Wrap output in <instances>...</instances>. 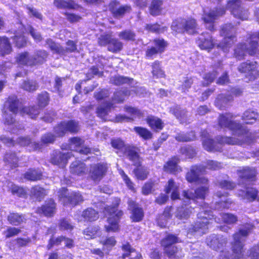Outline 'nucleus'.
I'll return each mask as SVG.
<instances>
[{
  "instance_id": "f257e3e1",
  "label": "nucleus",
  "mask_w": 259,
  "mask_h": 259,
  "mask_svg": "<svg viewBox=\"0 0 259 259\" xmlns=\"http://www.w3.org/2000/svg\"><path fill=\"white\" fill-rule=\"evenodd\" d=\"M253 226L246 224L242 226L238 232L233 235L234 240L232 242L233 256H229L228 252H222L220 259H242L243 256V243L247 236L252 230Z\"/></svg>"
},
{
  "instance_id": "f03ea898",
  "label": "nucleus",
  "mask_w": 259,
  "mask_h": 259,
  "mask_svg": "<svg viewBox=\"0 0 259 259\" xmlns=\"http://www.w3.org/2000/svg\"><path fill=\"white\" fill-rule=\"evenodd\" d=\"M222 167L221 163L213 160H207L206 165H195L192 167L190 171L186 175V179L189 182H195L198 184H207L208 180L204 177H200V175L204 174L207 168L211 170H218Z\"/></svg>"
},
{
  "instance_id": "7ed1b4c3",
  "label": "nucleus",
  "mask_w": 259,
  "mask_h": 259,
  "mask_svg": "<svg viewBox=\"0 0 259 259\" xmlns=\"http://www.w3.org/2000/svg\"><path fill=\"white\" fill-rule=\"evenodd\" d=\"M233 116L230 113L221 114L218 118V123L221 128H227L233 132V135L240 138L242 134H246V128L240 123L232 120Z\"/></svg>"
},
{
  "instance_id": "20e7f679",
  "label": "nucleus",
  "mask_w": 259,
  "mask_h": 259,
  "mask_svg": "<svg viewBox=\"0 0 259 259\" xmlns=\"http://www.w3.org/2000/svg\"><path fill=\"white\" fill-rule=\"evenodd\" d=\"M258 51V43L254 34L252 35L247 40V44H240L234 50V56L238 60H242L248 53L250 56L254 55Z\"/></svg>"
},
{
  "instance_id": "39448f33",
  "label": "nucleus",
  "mask_w": 259,
  "mask_h": 259,
  "mask_svg": "<svg viewBox=\"0 0 259 259\" xmlns=\"http://www.w3.org/2000/svg\"><path fill=\"white\" fill-rule=\"evenodd\" d=\"M237 28L231 23H227L223 25L220 31L221 35L224 37L218 47L224 52L229 51V48L233 43V39L236 36Z\"/></svg>"
},
{
  "instance_id": "423d86ee",
  "label": "nucleus",
  "mask_w": 259,
  "mask_h": 259,
  "mask_svg": "<svg viewBox=\"0 0 259 259\" xmlns=\"http://www.w3.org/2000/svg\"><path fill=\"white\" fill-rule=\"evenodd\" d=\"M178 242V238L174 235H168L161 241L164 247V252L170 259H181L184 255L181 248L175 246H170Z\"/></svg>"
},
{
  "instance_id": "0eeeda50",
  "label": "nucleus",
  "mask_w": 259,
  "mask_h": 259,
  "mask_svg": "<svg viewBox=\"0 0 259 259\" xmlns=\"http://www.w3.org/2000/svg\"><path fill=\"white\" fill-rule=\"evenodd\" d=\"M116 205L114 206L106 209L110 214V217L107 220L108 225L105 226L107 232L116 231L118 228V221L121 216L123 215V212L121 210H118L116 209L118 206L120 200L116 198Z\"/></svg>"
},
{
  "instance_id": "6e6552de",
  "label": "nucleus",
  "mask_w": 259,
  "mask_h": 259,
  "mask_svg": "<svg viewBox=\"0 0 259 259\" xmlns=\"http://www.w3.org/2000/svg\"><path fill=\"white\" fill-rule=\"evenodd\" d=\"M207 211H202L198 214L199 220L188 230V233H196L201 235L205 233L208 228L209 214Z\"/></svg>"
},
{
  "instance_id": "1a4fd4ad",
  "label": "nucleus",
  "mask_w": 259,
  "mask_h": 259,
  "mask_svg": "<svg viewBox=\"0 0 259 259\" xmlns=\"http://www.w3.org/2000/svg\"><path fill=\"white\" fill-rule=\"evenodd\" d=\"M227 9L237 18L244 20H246L248 18V11L241 6V0L229 1L227 3Z\"/></svg>"
},
{
  "instance_id": "9d476101",
  "label": "nucleus",
  "mask_w": 259,
  "mask_h": 259,
  "mask_svg": "<svg viewBox=\"0 0 259 259\" xmlns=\"http://www.w3.org/2000/svg\"><path fill=\"white\" fill-rule=\"evenodd\" d=\"M247 134H242L240 138H236L232 137H222L219 139L221 143H228L229 145H242L244 143H249L254 138L259 139V132H256L254 134L248 132L246 129Z\"/></svg>"
},
{
  "instance_id": "9b49d317",
  "label": "nucleus",
  "mask_w": 259,
  "mask_h": 259,
  "mask_svg": "<svg viewBox=\"0 0 259 259\" xmlns=\"http://www.w3.org/2000/svg\"><path fill=\"white\" fill-rule=\"evenodd\" d=\"M59 193V196L64 205L69 204L74 206L83 201L82 196L78 192H72L69 193L67 189L62 188Z\"/></svg>"
},
{
  "instance_id": "f8f14e48",
  "label": "nucleus",
  "mask_w": 259,
  "mask_h": 259,
  "mask_svg": "<svg viewBox=\"0 0 259 259\" xmlns=\"http://www.w3.org/2000/svg\"><path fill=\"white\" fill-rule=\"evenodd\" d=\"M238 70L240 72L245 73L249 80L254 79L259 76L257 63L254 61H247L242 63L238 67Z\"/></svg>"
},
{
  "instance_id": "ddd939ff",
  "label": "nucleus",
  "mask_w": 259,
  "mask_h": 259,
  "mask_svg": "<svg viewBox=\"0 0 259 259\" xmlns=\"http://www.w3.org/2000/svg\"><path fill=\"white\" fill-rule=\"evenodd\" d=\"M226 10L224 8H214L210 10L208 12L204 11L202 19L205 23L209 24L207 26L208 29L210 31L214 30V26L212 24L215 20L225 14Z\"/></svg>"
},
{
  "instance_id": "4468645a",
  "label": "nucleus",
  "mask_w": 259,
  "mask_h": 259,
  "mask_svg": "<svg viewBox=\"0 0 259 259\" xmlns=\"http://www.w3.org/2000/svg\"><path fill=\"white\" fill-rule=\"evenodd\" d=\"M227 239L221 235L212 234L206 240L207 245L212 249L218 250L222 248L227 243Z\"/></svg>"
},
{
  "instance_id": "2eb2a0df",
  "label": "nucleus",
  "mask_w": 259,
  "mask_h": 259,
  "mask_svg": "<svg viewBox=\"0 0 259 259\" xmlns=\"http://www.w3.org/2000/svg\"><path fill=\"white\" fill-rule=\"evenodd\" d=\"M107 168V164L104 163H99L92 165L90 170L91 178L95 182L100 181L105 175Z\"/></svg>"
},
{
  "instance_id": "dca6fc26",
  "label": "nucleus",
  "mask_w": 259,
  "mask_h": 259,
  "mask_svg": "<svg viewBox=\"0 0 259 259\" xmlns=\"http://www.w3.org/2000/svg\"><path fill=\"white\" fill-rule=\"evenodd\" d=\"M256 171L253 168L245 167L238 171L240 178L239 184L241 185L249 184L250 182L255 181Z\"/></svg>"
},
{
  "instance_id": "f3484780",
  "label": "nucleus",
  "mask_w": 259,
  "mask_h": 259,
  "mask_svg": "<svg viewBox=\"0 0 259 259\" xmlns=\"http://www.w3.org/2000/svg\"><path fill=\"white\" fill-rule=\"evenodd\" d=\"M109 9L114 17L120 18L125 13H129L131 11V7L128 5L120 6L118 2L114 1L110 3Z\"/></svg>"
},
{
  "instance_id": "a211bd4d",
  "label": "nucleus",
  "mask_w": 259,
  "mask_h": 259,
  "mask_svg": "<svg viewBox=\"0 0 259 259\" xmlns=\"http://www.w3.org/2000/svg\"><path fill=\"white\" fill-rule=\"evenodd\" d=\"M208 191V187L203 186L197 189L193 193L192 191H184L183 196L188 200H194L195 198L204 199Z\"/></svg>"
},
{
  "instance_id": "6ab92c4d",
  "label": "nucleus",
  "mask_w": 259,
  "mask_h": 259,
  "mask_svg": "<svg viewBox=\"0 0 259 259\" xmlns=\"http://www.w3.org/2000/svg\"><path fill=\"white\" fill-rule=\"evenodd\" d=\"M83 141L79 138L74 137L70 140V147L72 150L81 154L87 155L91 152V149L83 145Z\"/></svg>"
},
{
  "instance_id": "aec40b11",
  "label": "nucleus",
  "mask_w": 259,
  "mask_h": 259,
  "mask_svg": "<svg viewBox=\"0 0 259 259\" xmlns=\"http://www.w3.org/2000/svg\"><path fill=\"white\" fill-rule=\"evenodd\" d=\"M70 157V153H63L60 151H55L52 155L50 161L53 164L63 167L67 163L68 159Z\"/></svg>"
},
{
  "instance_id": "412c9836",
  "label": "nucleus",
  "mask_w": 259,
  "mask_h": 259,
  "mask_svg": "<svg viewBox=\"0 0 259 259\" xmlns=\"http://www.w3.org/2000/svg\"><path fill=\"white\" fill-rule=\"evenodd\" d=\"M197 44L202 50L209 51L214 46L212 36L207 32L202 33L198 37Z\"/></svg>"
},
{
  "instance_id": "4be33fe9",
  "label": "nucleus",
  "mask_w": 259,
  "mask_h": 259,
  "mask_svg": "<svg viewBox=\"0 0 259 259\" xmlns=\"http://www.w3.org/2000/svg\"><path fill=\"white\" fill-rule=\"evenodd\" d=\"M124 109L125 111L130 114L132 117H128L122 115H118L116 116V118L117 121H132L134 120V118L136 117H140L142 115V113L140 110L136 108L132 107H125Z\"/></svg>"
},
{
  "instance_id": "5701e85b",
  "label": "nucleus",
  "mask_w": 259,
  "mask_h": 259,
  "mask_svg": "<svg viewBox=\"0 0 259 259\" xmlns=\"http://www.w3.org/2000/svg\"><path fill=\"white\" fill-rule=\"evenodd\" d=\"M128 207L132 210L131 218L133 222H138L143 218L144 212L142 208L139 207L138 205L132 200L128 201Z\"/></svg>"
},
{
  "instance_id": "b1692460",
  "label": "nucleus",
  "mask_w": 259,
  "mask_h": 259,
  "mask_svg": "<svg viewBox=\"0 0 259 259\" xmlns=\"http://www.w3.org/2000/svg\"><path fill=\"white\" fill-rule=\"evenodd\" d=\"M124 154L134 165L137 167L141 165V159L135 147L128 146L125 147Z\"/></svg>"
},
{
  "instance_id": "393cba45",
  "label": "nucleus",
  "mask_w": 259,
  "mask_h": 259,
  "mask_svg": "<svg viewBox=\"0 0 259 259\" xmlns=\"http://www.w3.org/2000/svg\"><path fill=\"white\" fill-rule=\"evenodd\" d=\"M223 137L219 136L217 138V140L220 145L215 144L214 142L209 138H204L202 140V144L204 149L209 152L220 151L222 147L221 145L226 144L225 143H221L219 142V139ZM228 144V143H227Z\"/></svg>"
},
{
  "instance_id": "a878e982",
  "label": "nucleus",
  "mask_w": 259,
  "mask_h": 259,
  "mask_svg": "<svg viewBox=\"0 0 259 259\" xmlns=\"http://www.w3.org/2000/svg\"><path fill=\"white\" fill-rule=\"evenodd\" d=\"M48 53L44 50H36L31 55L33 66L44 64L48 57Z\"/></svg>"
},
{
  "instance_id": "bb28decb",
  "label": "nucleus",
  "mask_w": 259,
  "mask_h": 259,
  "mask_svg": "<svg viewBox=\"0 0 259 259\" xmlns=\"http://www.w3.org/2000/svg\"><path fill=\"white\" fill-rule=\"evenodd\" d=\"M56 204L52 199L46 201L45 204L41 207L38 208L37 212L39 213H43L46 216H51L55 212Z\"/></svg>"
},
{
  "instance_id": "cd10ccee",
  "label": "nucleus",
  "mask_w": 259,
  "mask_h": 259,
  "mask_svg": "<svg viewBox=\"0 0 259 259\" xmlns=\"http://www.w3.org/2000/svg\"><path fill=\"white\" fill-rule=\"evenodd\" d=\"M19 102L15 95L9 97L5 104V108L9 110V112L16 114L18 110Z\"/></svg>"
},
{
  "instance_id": "c85d7f7f",
  "label": "nucleus",
  "mask_w": 259,
  "mask_h": 259,
  "mask_svg": "<svg viewBox=\"0 0 259 259\" xmlns=\"http://www.w3.org/2000/svg\"><path fill=\"white\" fill-rule=\"evenodd\" d=\"M122 249L124 252L122 255L123 259L128 256H130V259H142L141 254L136 251L128 243L123 245Z\"/></svg>"
},
{
  "instance_id": "c756f323",
  "label": "nucleus",
  "mask_w": 259,
  "mask_h": 259,
  "mask_svg": "<svg viewBox=\"0 0 259 259\" xmlns=\"http://www.w3.org/2000/svg\"><path fill=\"white\" fill-rule=\"evenodd\" d=\"M257 194V191L253 188H246L245 190H240L238 191V196L242 199L248 201L254 200Z\"/></svg>"
},
{
  "instance_id": "7c9ffc66",
  "label": "nucleus",
  "mask_w": 259,
  "mask_h": 259,
  "mask_svg": "<svg viewBox=\"0 0 259 259\" xmlns=\"http://www.w3.org/2000/svg\"><path fill=\"white\" fill-rule=\"evenodd\" d=\"M179 161V159L178 157H174L172 158L164 164L163 166L164 170L173 174L181 171V169L178 165Z\"/></svg>"
},
{
  "instance_id": "2f4dec72",
  "label": "nucleus",
  "mask_w": 259,
  "mask_h": 259,
  "mask_svg": "<svg viewBox=\"0 0 259 259\" xmlns=\"http://www.w3.org/2000/svg\"><path fill=\"white\" fill-rule=\"evenodd\" d=\"M172 113L180 120L182 123H188L190 122L191 119L188 115V113L180 107L176 106L172 110Z\"/></svg>"
},
{
  "instance_id": "473e14b6",
  "label": "nucleus",
  "mask_w": 259,
  "mask_h": 259,
  "mask_svg": "<svg viewBox=\"0 0 259 259\" xmlns=\"http://www.w3.org/2000/svg\"><path fill=\"white\" fill-rule=\"evenodd\" d=\"M233 100L230 95H219L215 101V106L220 109H224L228 106L229 103Z\"/></svg>"
},
{
  "instance_id": "72a5a7b5",
  "label": "nucleus",
  "mask_w": 259,
  "mask_h": 259,
  "mask_svg": "<svg viewBox=\"0 0 259 259\" xmlns=\"http://www.w3.org/2000/svg\"><path fill=\"white\" fill-rule=\"evenodd\" d=\"M146 121L151 128L155 131L161 130L164 126V123L162 120L154 116H148Z\"/></svg>"
},
{
  "instance_id": "f704fd0d",
  "label": "nucleus",
  "mask_w": 259,
  "mask_h": 259,
  "mask_svg": "<svg viewBox=\"0 0 259 259\" xmlns=\"http://www.w3.org/2000/svg\"><path fill=\"white\" fill-rule=\"evenodd\" d=\"M179 186L177 185L172 179H170L168 182V184L165 187L166 193L171 192V198L172 200L179 198V193L178 192Z\"/></svg>"
},
{
  "instance_id": "c9c22d12",
  "label": "nucleus",
  "mask_w": 259,
  "mask_h": 259,
  "mask_svg": "<svg viewBox=\"0 0 259 259\" xmlns=\"http://www.w3.org/2000/svg\"><path fill=\"white\" fill-rule=\"evenodd\" d=\"M184 25L185 32L190 34H194L197 32V24L195 19H184Z\"/></svg>"
},
{
  "instance_id": "e433bc0d",
  "label": "nucleus",
  "mask_w": 259,
  "mask_h": 259,
  "mask_svg": "<svg viewBox=\"0 0 259 259\" xmlns=\"http://www.w3.org/2000/svg\"><path fill=\"white\" fill-rule=\"evenodd\" d=\"M16 59L19 64L33 66L31 55L27 52L19 54Z\"/></svg>"
},
{
  "instance_id": "4c0bfd02",
  "label": "nucleus",
  "mask_w": 259,
  "mask_h": 259,
  "mask_svg": "<svg viewBox=\"0 0 259 259\" xmlns=\"http://www.w3.org/2000/svg\"><path fill=\"white\" fill-rule=\"evenodd\" d=\"M113 104L110 102H106L100 105L97 108L96 113L98 117L105 120V117L110 111Z\"/></svg>"
},
{
  "instance_id": "58836bf2",
  "label": "nucleus",
  "mask_w": 259,
  "mask_h": 259,
  "mask_svg": "<svg viewBox=\"0 0 259 259\" xmlns=\"http://www.w3.org/2000/svg\"><path fill=\"white\" fill-rule=\"evenodd\" d=\"M24 178L28 181H36L41 179L40 171L35 169H29L24 175Z\"/></svg>"
},
{
  "instance_id": "ea45409f",
  "label": "nucleus",
  "mask_w": 259,
  "mask_h": 259,
  "mask_svg": "<svg viewBox=\"0 0 259 259\" xmlns=\"http://www.w3.org/2000/svg\"><path fill=\"white\" fill-rule=\"evenodd\" d=\"M72 174L79 175L84 173L86 170L85 164L80 161L72 162L70 167Z\"/></svg>"
},
{
  "instance_id": "a19ab883",
  "label": "nucleus",
  "mask_w": 259,
  "mask_h": 259,
  "mask_svg": "<svg viewBox=\"0 0 259 259\" xmlns=\"http://www.w3.org/2000/svg\"><path fill=\"white\" fill-rule=\"evenodd\" d=\"M12 51V47L6 37H0V55L4 56L10 54Z\"/></svg>"
},
{
  "instance_id": "79ce46f5",
  "label": "nucleus",
  "mask_w": 259,
  "mask_h": 259,
  "mask_svg": "<svg viewBox=\"0 0 259 259\" xmlns=\"http://www.w3.org/2000/svg\"><path fill=\"white\" fill-rule=\"evenodd\" d=\"M46 42L48 47L54 53L59 55H64L66 53L64 48L59 44L55 42L52 39L48 38L46 40Z\"/></svg>"
},
{
  "instance_id": "37998d69",
  "label": "nucleus",
  "mask_w": 259,
  "mask_h": 259,
  "mask_svg": "<svg viewBox=\"0 0 259 259\" xmlns=\"http://www.w3.org/2000/svg\"><path fill=\"white\" fill-rule=\"evenodd\" d=\"M17 142L21 146H29L34 150H39L41 148V144L35 142H31L28 137H20L17 140Z\"/></svg>"
},
{
  "instance_id": "c03bdc74",
  "label": "nucleus",
  "mask_w": 259,
  "mask_h": 259,
  "mask_svg": "<svg viewBox=\"0 0 259 259\" xmlns=\"http://www.w3.org/2000/svg\"><path fill=\"white\" fill-rule=\"evenodd\" d=\"M242 119L246 121V124H252L254 121L259 120V114L251 110H247L244 112Z\"/></svg>"
},
{
  "instance_id": "a18cd8bd",
  "label": "nucleus",
  "mask_w": 259,
  "mask_h": 259,
  "mask_svg": "<svg viewBox=\"0 0 259 259\" xmlns=\"http://www.w3.org/2000/svg\"><path fill=\"white\" fill-rule=\"evenodd\" d=\"M84 238L90 239L100 235V229L98 226H90L83 231Z\"/></svg>"
},
{
  "instance_id": "49530a36",
  "label": "nucleus",
  "mask_w": 259,
  "mask_h": 259,
  "mask_svg": "<svg viewBox=\"0 0 259 259\" xmlns=\"http://www.w3.org/2000/svg\"><path fill=\"white\" fill-rule=\"evenodd\" d=\"M54 4L60 9H75L77 7V5L73 1L54 0Z\"/></svg>"
},
{
  "instance_id": "de8ad7c7",
  "label": "nucleus",
  "mask_w": 259,
  "mask_h": 259,
  "mask_svg": "<svg viewBox=\"0 0 259 259\" xmlns=\"http://www.w3.org/2000/svg\"><path fill=\"white\" fill-rule=\"evenodd\" d=\"M81 216L85 221H95L99 218L98 212L92 208H88L84 210Z\"/></svg>"
},
{
  "instance_id": "09e8293b",
  "label": "nucleus",
  "mask_w": 259,
  "mask_h": 259,
  "mask_svg": "<svg viewBox=\"0 0 259 259\" xmlns=\"http://www.w3.org/2000/svg\"><path fill=\"white\" fill-rule=\"evenodd\" d=\"M162 2L160 0H153L149 7V12L152 16H157L160 14Z\"/></svg>"
},
{
  "instance_id": "8fccbe9b",
  "label": "nucleus",
  "mask_w": 259,
  "mask_h": 259,
  "mask_svg": "<svg viewBox=\"0 0 259 259\" xmlns=\"http://www.w3.org/2000/svg\"><path fill=\"white\" fill-rule=\"evenodd\" d=\"M175 138L179 142H189L193 141L195 139V135L193 132H191L189 133H184L181 132L177 134Z\"/></svg>"
},
{
  "instance_id": "3c124183",
  "label": "nucleus",
  "mask_w": 259,
  "mask_h": 259,
  "mask_svg": "<svg viewBox=\"0 0 259 259\" xmlns=\"http://www.w3.org/2000/svg\"><path fill=\"white\" fill-rule=\"evenodd\" d=\"M152 73L154 78H158L165 76L164 72L161 69L160 62L155 61L152 65Z\"/></svg>"
},
{
  "instance_id": "603ef678",
  "label": "nucleus",
  "mask_w": 259,
  "mask_h": 259,
  "mask_svg": "<svg viewBox=\"0 0 259 259\" xmlns=\"http://www.w3.org/2000/svg\"><path fill=\"white\" fill-rule=\"evenodd\" d=\"M134 131L145 140L151 139L152 137L151 132L146 128L136 126L134 128Z\"/></svg>"
},
{
  "instance_id": "864d4df0",
  "label": "nucleus",
  "mask_w": 259,
  "mask_h": 259,
  "mask_svg": "<svg viewBox=\"0 0 259 259\" xmlns=\"http://www.w3.org/2000/svg\"><path fill=\"white\" fill-rule=\"evenodd\" d=\"M130 95V92L127 90L119 91L114 94L112 98L114 103H121L124 100V97Z\"/></svg>"
},
{
  "instance_id": "5fc2aeb1",
  "label": "nucleus",
  "mask_w": 259,
  "mask_h": 259,
  "mask_svg": "<svg viewBox=\"0 0 259 259\" xmlns=\"http://www.w3.org/2000/svg\"><path fill=\"white\" fill-rule=\"evenodd\" d=\"M133 80V79L130 78L128 77L116 75L112 76L110 78V81L112 84H114L116 85H121L125 83H128L131 82V80Z\"/></svg>"
},
{
  "instance_id": "6e6d98bb",
  "label": "nucleus",
  "mask_w": 259,
  "mask_h": 259,
  "mask_svg": "<svg viewBox=\"0 0 259 259\" xmlns=\"http://www.w3.org/2000/svg\"><path fill=\"white\" fill-rule=\"evenodd\" d=\"M171 28L177 33H185L184 19L176 20L172 22Z\"/></svg>"
},
{
  "instance_id": "4d7b16f0",
  "label": "nucleus",
  "mask_w": 259,
  "mask_h": 259,
  "mask_svg": "<svg viewBox=\"0 0 259 259\" xmlns=\"http://www.w3.org/2000/svg\"><path fill=\"white\" fill-rule=\"evenodd\" d=\"M4 160L12 167L18 166V157L15 153H7L4 157Z\"/></svg>"
},
{
  "instance_id": "13d9d810",
  "label": "nucleus",
  "mask_w": 259,
  "mask_h": 259,
  "mask_svg": "<svg viewBox=\"0 0 259 259\" xmlns=\"http://www.w3.org/2000/svg\"><path fill=\"white\" fill-rule=\"evenodd\" d=\"M122 48V43L115 38H111L108 46V51L113 53L120 51Z\"/></svg>"
},
{
  "instance_id": "bf43d9fd",
  "label": "nucleus",
  "mask_w": 259,
  "mask_h": 259,
  "mask_svg": "<svg viewBox=\"0 0 259 259\" xmlns=\"http://www.w3.org/2000/svg\"><path fill=\"white\" fill-rule=\"evenodd\" d=\"M38 87V84L36 81L32 80H28L24 81L21 85V88L28 92H33Z\"/></svg>"
},
{
  "instance_id": "052dcab7",
  "label": "nucleus",
  "mask_w": 259,
  "mask_h": 259,
  "mask_svg": "<svg viewBox=\"0 0 259 259\" xmlns=\"http://www.w3.org/2000/svg\"><path fill=\"white\" fill-rule=\"evenodd\" d=\"M40 108L39 107L38 108L35 106L25 107L22 109V112L23 113L28 115L31 118L33 119L38 115Z\"/></svg>"
},
{
  "instance_id": "680f3d73",
  "label": "nucleus",
  "mask_w": 259,
  "mask_h": 259,
  "mask_svg": "<svg viewBox=\"0 0 259 259\" xmlns=\"http://www.w3.org/2000/svg\"><path fill=\"white\" fill-rule=\"evenodd\" d=\"M24 219L23 215H20L17 213H11L8 217L9 223L13 225H18L23 222Z\"/></svg>"
},
{
  "instance_id": "e2e57ef3",
  "label": "nucleus",
  "mask_w": 259,
  "mask_h": 259,
  "mask_svg": "<svg viewBox=\"0 0 259 259\" xmlns=\"http://www.w3.org/2000/svg\"><path fill=\"white\" fill-rule=\"evenodd\" d=\"M49 99V94L47 92H44L39 94L37 97V102L39 108H42L48 105Z\"/></svg>"
},
{
  "instance_id": "0e129e2a",
  "label": "nucleus",
  "mask_w": 259,
  "mask_h": 259,
  "mask_svg": "<svg viewBox=\"0 0 259 259\" xmlns=\"http://www.w3.org/2000/svg\"><path fill=\"white\" fill-rule=\"evenodd\" d=\"M192 210H193V208L191 207H182L178 209L176 216L180 219H187L192 212Z\"/></svg>"
},
{
  "instance_id": "69168bd1",
  "label": "nucleus",
  "mask_w": 259,
  "mask_h": 259,
  "mask_svg": "<svg viewBox=\"0 0 259 259\" xmlns=\"http://www.w3.org/2000/svg\"><path fill=\"white\" fill-rule=\"evenodd\" d=\"M118 36L122 40L126 41H134L135 40L136 34L131 30H125L120 32Z\"/></svg>"
},
{
  "instance_id": "338daca9",
  "label": "nucleus",
  "mask_w": 259,
  "mask_h": 259,
  "mask_svg": "<svg viewBox=\"0 0 259 259\" xmlns=\"http://www.w3.org/2000/svg\"><path fill=\"white\" fill-rule=\"evenodd\" d=\"M64 122L67 132L75 133L79 131V126L78 122L75 120H69Z\"/></svg>"
},
{
  "instance_id": "774afa93",
  "label": "nucleus",
  "mask_w": 259,
  "mask_h": 259,
  "mask_svg": "<svg viewBox=\"0 0 259 259\" xmlns=\"http://www.w3.org/2000/svg\"><path fill=\"white\" fill-rule=\"evenodd\" d=\"M31 193L39 201L42 199L46 195V190L38 186L32 188Z\"/></svg>"
}]
</instances>
